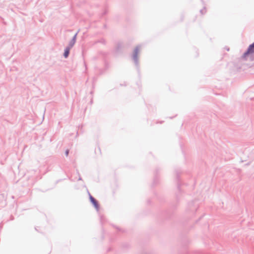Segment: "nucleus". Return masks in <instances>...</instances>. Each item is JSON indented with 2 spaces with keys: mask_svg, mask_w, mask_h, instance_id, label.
Wrapping results in <instances>:
<instances>
[{
  "mask_svg": "<svg viewBox=\"0 0 254 254\" xmlns=\"http://www.w3.org/2000/svg\"><path fill=\"white\" fill-rule=\"evenodd\" d=\"M242 59L245 60H254V43L249 47L247 51L243 55Z\"/></svg>",
  "mask_w": 254,
  "mask_h": 254,
  "instance_id": "nucleus-1",
  "label": "nucleus"
},
{
  "mask_svg": "<svg viewBox=\"0 0 254 254\" xmlns=\"http://www.w3.org/2000/svg\"><path fill=\"white\" fill-rule=\"evenodd\" d=\"M75 42V37H74L72 41L70 42L69 46L65 49L64 53V56L65 58H67L69 55V51L70 49L73 47Z\"/></svg>",
  "mask_w": 254,
  "mask_h": 254,
  "instance_id": "nucleus-2",
  "label": "nucleus"
},
{
  "mask_svg": "<svg viewBox=\"0 0 254 254\" xmlns=\"http://www.w3.org/2000/svg\"><path fill=\"white\" fill-rule=\"evenodd\" d=\"M90 199L91 202L93 203V204L94 205V206L97 208L98 206V203L97 201L95 200V198H94L91 195H90Z\"/></svg>",
  "mask_w": 254,
  "mask_h": 254,
  "instance_id": "nucleus-3",
  "label": "nucleus"
},
{
  "mask_svg": "<svg viewBox=\"0 0 254 254\" xmlns=\"http://www.w3.org/2000/svg\"><path fill=\"white\" fill-rule=\"evenodd\" d=\"M68 152H69V151H68V150H67L66 151V152H65V154H66V156H67V155H68Z\"/></svg>",
  "mask_w": 254,
  "mask_h": 254,
  "instance_id": "nucleus-4",
  "label": "nucleus"
}]
</instances>
